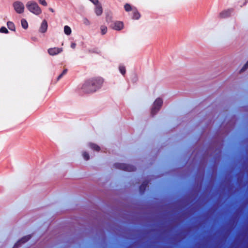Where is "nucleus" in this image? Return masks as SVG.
I'll return each instance as SVG.
<instances>
[{
    "label": "nucleus",
    "mask_w": 248,
    "mask_h": 248,
    "mask_svg": "<svg viewBox=\"0 0 248 248\" xmlns=\"http://www.w3.org/2000/svg\"><path fill=\"white\" fill-rule=\"evenodd\" d=\"M26 7L29 11L36 15H39L42 12V10L38 4L34 1H28L26 3Z\"/></svg>",
    "instance_id": "nucleus-1"
},
{
    "label": "nucleus",
    "mask_w": 248,
    "mask_h": 248,
    "mask_svg": "<svg viewBox=\"0 0 248 248\" xmlns=\"http://www.w3.org/2000/svg\"><path fill=\"white\" fill-rule=\"evenodd\" d=\"M92 84V91L94 92L100 89L104 82V80L100 77L90 79Z\"/></svg>",
    "instance_id": "nucleus-2"
},
{
    "label": "nucleus",
    "mask_w": 248,
    "mask_h": 248,
    "mask_svg": "<svg viewBox=\"0 0 248 248\" xmlns=\"http://www.w3.org/2000/svg\"><path fill=\"white\" fill-rule=\"evenodd\" d=\"M114 166L116 168L127 171H133L135 170L134 166L129 164L118 163H115Z\"/></svg>",
    "instance_id": "nucleus-3"
},
{
    "label": "nucleus",
    "mask_w": 248,
    "mask_h": 248,
    "mask_svg": "<svg viewBox=\"0 0 248 248\" xmlns=\"http://www.w3.org/2000/svg\"><path fill=\"white\" fill-rule=\"evenodd\" d=\"M163 100L160 98H158L155 101L151 110L152 115H155L160 109Z\"/></svg>",
    "instance_id": "nucleus-4"
},
{
    "label": "nucleus",
    "mask_w": 248,
    "mask_h": 248,
    "mask_svg": "<svg viewBox=\"0 0 248 248\" xmlns=\"http://www.w3.org/2000/svg\"><path fill=\"white\" fill-rule=\"evenodd\" d=\"M13 6L18 14H22L24 11V5L21 1L18 0L15 1L13 4Z\"/></svg>",
    "instance_id": "nucleus-5"
},
{
    "label": "nucleus",
    "mask_w": 248,
    "mask_h": 248,
    "mask_svg": "<svg viewBox=\"0 0 248 248\" xmlns=\"http://www.w3.org/2000/svg\"><path fill=\"white\" fill-rule=\"evenodd\" d=\"M92 84L91 82L90 79L86 80L83 84L81 89L83 92L86 93H94L93 91H92Z\"/></svg>",
    "instance_id": "nucleus-6"
},
{
    "label": "nucleus",
    "mask_w": 248,
    "mask_h": 248,
    "mask_svg": "<svg viewBox=\"0 0 248 248\" xmlns=\"http://www.w3.org/2000/svg\"><path fill=\"white\" fill-rule=\"evenodd\" d=\"M124 9H125V10L127 12H129L130 11H132V12L133 13V19H138L140 18V14L137 12V10L136 9V8H135L134 7H132L129 4H126L124 5Z\"/></svg>",
    "instance_id": "nucleus-7"
},
{
    "label": "nucleus",
    "mask_w": 248,
    "mask_h": 248,
    "mask_svg": "<svg viewBox=\"0 0 248 248\" xmlns=\"http://www.w3.org/2000/svg\"><path fill=\"white\" fill-rule=\"evenodd\" d=\"M47 51L49 55L54 56L61 53L62 51V48L58 47L50 48L48 49Z\"/></svg>",
    "instance_id": "nucleus-8"
},
{
    "label": "nucleus",
    "mask_w": 248,
    "mask_h": 248,
    "mask_svg": "<svg viewBox=\"0 0 248 248\" xmlns=\"http://www.w3.org/2000/svg\"><path fill=\"white\" fill-rule=\"evenodd\" d=\"M30 238V236L28 235L22 238L19 241H18L14 246L13 248H17L22 243L26 242L28 241Z\"/></svg>",
    "instance_id": "nucleus-9"
},
{
    "label": "nucleus",
    "mask_w": 248,
    "mask_h": 248,
    "mask_svg": "<svg viewBox=\"0 0 248 248\" xmlns=\"http://www.w3.org/2000/svg\"><path fill=\"white\" fill-rule=\"evenodd\" d=\"M112 27L115 30H121L124 27L123 23L120 21L115 22Z\"/></svg>",
    "instance_id": "nucleus-10"
},
{
    "label": "nucleus",
    "mask_w": 248,
    "mask_h": 248,
    "mask_svg": "<svg viewBox=\"0 0 248 248\" xmlns=\"http://www.w3.org/2000/svg\"><path fill=\"white\" fill-rule=\"evenodd\" d=\"M47 29V23L46 20H44L41 25L39 29V31L42 33H45Z\"/></svg>",
    "instance_id": "nucleus-11"
},
{
    "label": "nucleus",
    "mask_w": 248,
    "mask_h": 248,
    "mask_svg": "<svg viewBox=\"0 0 248 248\" xmlns=\"http://www.w3.org/2000/svg\"><path fill=\"white\" fill-rule=\"evenodd\" d=\"M94 5H95L94 11L96 15L98 16H100L102 14L103 11L101 5L99 3H97Z\"/></svg>",
    "instance_id": "nucleus-12"
},
{
    "label": "nucleus",
    "mask_w": 248,
    "mask_h": 248,
    "mask_svg": "<svg viewBox=\"0 0 248 248\" xmlns=\"http://www.w3.org/2000/svg\"><path fill=\"white\" fill-rule=\"evenodd\" d=\"M232 12V11L231 9L224 10L220 13L219 16L221 18H225L228 17L231 15Z\"/></svg>",
    "instance_id": "nucleus-13"
},
{
    "label": "nucleus",
    "mask_w": 248,
    "mask_h": 248,
    "mask_svg": "<svg viewBox=\"0 0 248 248\" xmlns=\"http://www.w3.org/2000/svg\"><path fill=\"white\" fill-rule=\"evenodd\" d=\"M89 146L93 150L96 151H99L100 150V147L94 143H90Z\"/></svg>",
    "instance_id": "nucleus-14"
},
{
    "label": "nucleus",
    "mask_w": 248,
    "mask_h": 248,
    "mask_svg": "<svg viewBox=\"0 0 248 248\" xmlns=\"http://www.w3.org/2000/svg\"><path fill=\"white\" fill-rule=\"evenodd\" d=\"M21 26L24 29H27L28 27V24L26 20L22 19L21 20Z\"/></svg>",
    "instance_id": "nucleus-15"
},
{
    "label": "nucleus",
    "mask_w": 248,
    "mask_h": 248,
    "mask_svg": "<svg viewBox=\"0 0 248 248\" xmlns=\"http://www.w3.org/2000/svg\"><path fill=\"white\" fill-rule=\"evenodd\" d=\"M64 32L65 34L69 35L71 33V29L69 26H65L64 27Z\"/></svg>",
    "instance_id": "nucleus-16"
},
{
    "label": "nucleus",
    "mask_w": 248,
    "mask_h": 248,
    "mask_svg": "<svg viewBox=\"0 0 248 248\" xmlns=\"http://www.w3.org/2000/svg\"><path fill=\"white\" fill-rule=\"evenodd\" d=\"M7 25L9 29L12 31H14L15 30V25L12 22L8 21Z\"/></svg>",
    "instance_id": "nucleus-17"
},
{
    "label": "nucleus",
    "mask_w": 248,
    "mask_h": 248,
    "mask_svg": "<svg viewBox=\"0 0 248 248\" xmlns=\"http://www.w3.org/2000/svg\"><path fill=\"white\" fill-rule=\"evenodd\" d=\"M119 69L121 73L124 76L125 74V67L123 65H120L119 67Z\"/></svg>",
    "instance_id": "nucleus-18"
},
{
    "label": "nucleus",
    "mask_w": 248,
    "mask_h": 248,
    "mask_svg": "<svg viewBox=\"0 0 248 248\" xmlns=\"http://www.w3.org/2000/svg\"><path fill=\"white\" fill-rule=\"evenodd\" d=\"M101 32L102 34H105L107 31V28L105 26H101L100 27Z\"/></svg>",
    "instance_id": "nucleus-19"
},
{
    "label": "nucleus",
    "mask_w": 248,
    "mask_h": 248,
    "mask_svg": "<svg viewBox=\"0 0 248 248\" xmlns=\"http://www.w3.org/2000/svg\"><path fill=\"white\" fill-rule=\"evenodd\" d=\"M148 183L147 182H144L143 184L141 185V186H140V191L141 192H143L144 190H145L146 186L147 185Z\"/></svg>",
    "instance_id": "nucleus-20"
},
{
    "label": "nucleus",
    "mask_w": 248,
    "mask_h": 248,
    "mask_svg": "<svg viewBox=\"0 0 248 248\" xmlns=\"http://www.w3.org/2000/svg\"><path fill=\"white\" fill-rule=\"evenodd\" d=\"M67 72V70L65 69L63 72L60 74L58 77L57 80H60L64 75H65Z\"/></svg>",
    "instance_id": "nucleus-21"
},
{
    "label": "nucleus",
    "mask_w": 248,
    "mask_h": 248,
    "mask_svg": "<svg viewBox=\"0 0 248 248\" xmlns=\"http://www.w3.org/2000/svg\"><path fill=\"white\" fill-rule=\"evenodd\" d=\"M82 155L85 160H88L89 159V155L87 153L84 152Z\"/></svg>",
    "instance_id": "nucleus-22"
},
{
    "label": "nucleus",
    "mask_w": 248,
    "mask_h": 248,
    "mask_svg": "<svg viewBox=\"0 0 248 248\" xmlns=\"http://www.w3.org/2000/svg\"><path fill=\"white\" fill-rule=\"evenodd\" d=\"M0 32L1 33H7L8 32L7 29L5 27H1L0 29Z\"/></svg>",
    "instance_id": "nucleus-23"
},
{
    "label": "nucleus",
    "mask_w": 248,
    "mask_h": 248,
    "mask_svg": "<svg viewBox=\"0 0 248 248\" xmlns=\"http://www.w3.org/2000/svg\"><path fill=\"white\" fill-rule=\"evenodd\" d=\"M83 24L85 25H90V21L87 18H84L83 20Z\"/></svg>",
    "instance_id": "nucleus-24"
},
{
    "label": "nucleus",
    "mask_w": 248,
    "mask_h": 248,
    "mask_svg": "<svg viewBox=\"0 0 248 248\" xmlns=\"http://www.w3.org/2000/svg\"><path fill=\"white\" fill-rule=\"evenodd\" d=\"M248 68V62L245 65V66L242 68L240 72H243L245 71Z\"/></svg>",
    "instance_id": "nucleus-25"
},
{
    "label": "nucleus",
    "mask_w": 248,
    "mask_h": 248,
    "mask_svg": "<svg viewBox=\"0 0 248 248\" xmlns=\"http://www.w3.org/2000/svg\"><path fill=\"white\" fill-rule=\"evenodd\" d=\"M39 3L44 6H46L47 3L45 0H38Z\"/></svg>",
    "instance_id": "nucleus-26"
},
{
    "label": "nucleus",
    "mask_w": 248,
    "mask_h": 248,
    "mask_svg": "<svg viewBox=\"0 0 248 248\" xmlns=\"http://www.w3.org/2000/svg\"><path fill=\"white\" fill-rule=\"evenodd\" d=\"M76 46V44L75 43H72L71 45V47L72 48H75Z\"/></svg>",
    "instance_id": "nucleus-27"
},
{
    "label": "nucleus",
    "mask_w": 248,
    "mask_h": 248,
    "mask_svg": "<svg viewBox=\"0 0 248 248\" xmlns=\"http://www.w3.org/2000/svg\"><path fill=\"white\" fill-rule=\"evenodd\" d=\"M94 4H96L98 3V0H90Z\"/></svg>",
    "instance_id": "nucleus-28"
},
{
    "label": "nucleus",
    "mask_w": 248,
    "mask_h": 248,
    "mask_svg": "<svg viewBox=\"0 0 248 248\" xmlns=\"http://www.w3.org/2000/svg\"><path fill=\"white\" fill-rule=\"evenodd\" d=\"M49 10H50L51 12H54V10H53V9L52 8H49Z\"/></svg>",
    "instance_id": "nucleus-29"
}]
</instances>
